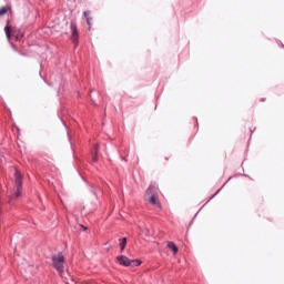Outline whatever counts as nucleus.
<instances>
[{
    "label": "nucleus",
    "mask_w": 284,
    "mask_h": 284,
    "mask_svg": "<svg viewBox=\"0 0 284 284\" xmlns=\"http://www.w3.org/2000/svg\"><path fill=\"white\" fill-rule=\"evenodd\" d=\"M146 196H150L149 203H151V205H155L156 207H161V202H159V194H156V186L155 185L149 186V189L146 191Z\"/></svg>",
    "instance_id": "f257e3e1"
},
{
    "label": "nucleus",
    "mask_w": 284,
    "mask_h": 284,
    "mask_svg": "<svg viewBox=\"0 0 284 284\" xmlns=\"http://www.w3.org/2000/svg\"><path fill=\"white\" fill-rule=\"evenodd\" d=\"M53 267L60 273L63 274V265L65 263V257L63 256V253H58L57 255H53L52 257Z\"/></svg>",
    "instance_id": "f03ea898"
},
{
    "label": "nucleus",
    "mask_w": 284,
    "mask_h": 284,
    "mask_svg": "<svg viewBox=\"0 0 284 284\" xmlns=\"http://www.w3.org/2000/svg\"><path fill=\"white\" fill-rule=\"evenodd\" d=\"M116 261L120 265L124 267H139L141 265V261L139 260H129L126 256H118Z\"/></svg>",
    "instance_id": "7ed1b4c3"
},
{
    "label": "nucleus",
    "mask_w": 284,
    "mask_h": 284,
    "mask_svg": "<svg viewBox=\"0 0 284 284\" xmlns=\"http://www.w3.org/2000/svg\"><path fill=\"white\" fill-rule=\"evenodd\" d=\"M71 40L74 45H79V29L77 28V23L71 22Z\"/></svg>",
    "instance_id": "20e7f679"
},
{
    "label": "nucleus",
    "mask_w": 284,
    "mask_h": 284,
    "mask_svg": "<svg viewBox=\"0 0 284 284\" xmlns=\"http://www.w3.org/2000/svg\"><path fill=\"white\" fill-rule=\"evenodd\" d=\"M14 183L17 187L21 189L23 187V175H21V172L16 171L14 173Z\"/></svg>",
    "instance_id": "39448f33"
},
{
    "label": "nucleus",
    "mask_w": 284,
    "mask_h": 284,
    "mask_svg": "<svg viewBox=\"0 0 284 284\" xmlns=\"http://www.w3.org/2000/svg\"><path fill=\"white\" fill-rule=\"evenodd\" d=\"M4 32H6V37L7 39H11L12 37V32H14V29H12V27H10V20L7 21V26L4 28Z\"/></svg>",
    "instance_id": "423d86ee"
},
{
    "label": "nucleus",
    "mask_w": 284,
    "mask_h": 284,
    "mask_svg": "<svg viewBox=\"0 0 284 284\" xmlns=\"http://www.w3.org/2000/svg\"><path fill=\"white\" fill-rule=\"evenodd\" d=\"M83 14H84V18L87 19V23L90 30V28H92V17H90V11H84Z\"/></svg>",
    "instance_id": "0eeeda50"
},
{
    "label": "nucleus",
    "mask_w": 284,
    "mask_h": 284,
    "mask_svg": "<svg viewBox=\"0 0 284 284\" xmlns=\"http://www.w3.org/2000/svg\"><path fill=\"white\" fill-rule=\"evenodd\" d=\"M168 247H169V250L173 251V254H178L179 253V247H176V244H174V242H169L168 243Z\"/></svg>",
    "instance_id": "6e6552de"
},
{
    "label": "nucleus",
    "mask_w": 284,
    "mask_h": 284,
    "mask_svg": "<svg viewBox=\"0 0 284 284\" xmlns=\"http://www.w3.org/2000/svg\"><path fill=\"white\" fill-rule=\"evenodd\" d=\"M125 245H128V237H123L120 242L121 252H123L125 250Z\"/></svg>",
    "instance_id": "1a4fd4ad"
},
{
    "label": "nucleus",
    "mask_w": 284,
    "mask_h": 284,
    "mask_svg": "<svg viewBox=\"0 0 284 284\" xmlns=\"http://www.w3.org/2000/svg\"><path fill=\"white\" fill-rule=\"evenodd\" d=\"M8 12V7H2L0 9V17H3V14H6Z\"/></svg>",
    "instance_id": "9d476101"
},
{
    "label": "nucleus",
    "mask_w": 284,
    "mask_h": 284,
    "mask_svg": "<svg viewBox=\"0 0 284 284\" xmlns=\"http://www.w3.org/2000/svg\"><path fill=\"white\" fill-rule=\"evenodd\" d=\"M14 196H16V199H19V196H21V189L17 187Z\"/></svg>",
    "instance_id": "9b49d317"
},
{
    "label": "nucleus",
    "mask_w": 284,
    "mask_h": 284,
    "mask_svg": "<svg viewBox=\"0 0 284 284\" xmlns=\"http://www.w3.org/2000/svg\"><path fill=\"white\" fill-rule=\"evenodd\" d=\"M93 161H98V156L95 155V156H93Z\"/></svg>",
    "instance_id": "f8f14e48"
},
{
    "label": "nucleus",
    "mask_w": 284,
    "mask_h": 284,
    "mask_svg": "<svg viewBox=\"0 0 284 284\" xmlns=\"http://www.w3.org/2000/svg\"><path fill=\"white\" fill-rule=\"evenodd\" d=\"M82 229H83V230H88V227H85V226H82Z\"/></svg>",
    "instance_id": "ddd939ff"
},
{
    "label": "nucleus",
    "mask_w": 284,
    "mask_h": 284,
    "mask_svg": "<svg viewBox=\"0 0 284 284\" xmlns=\"http://www.w3.org/2000/svg\"><path fill=\"white\" fill-rule=\"evenodd\" d=\"M98 148H99V146L97 145V146H95V150H98Z\"/></svg>",
    "instance_id": "4468645a"
}]
</instances>
